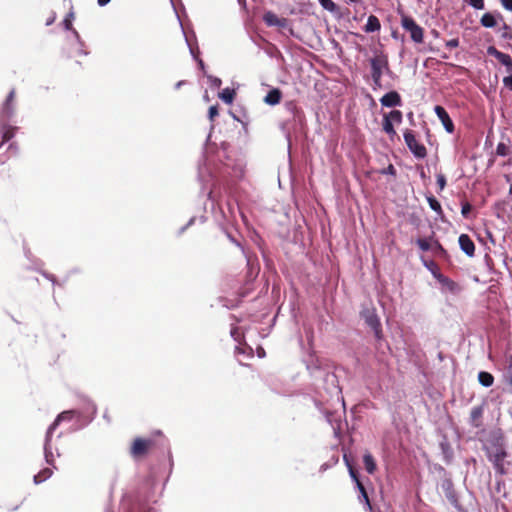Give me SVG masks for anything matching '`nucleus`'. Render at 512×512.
Listing matches in <instances>:
<instances>
[{"instance_id": "e433bc0d", "label": "nucleus", "mask_w": 512, "mask_h": 512, "mask_svg": "<svg viewBox=\"0 0 512 512\" xmlns=\"http://www.w3.org/2000/svg\"><path fill=\"white\" fill-rule=\"evenodd\" d=\"M447 46L450 47V48H455L458 46V40L457 39H452L450 41L447 42Z\"/></svg>"}, {"instance_id": "a211bd4d", "label": "nucleus", "mask_w": 512, "mask_h": 512, "mask_svg": "<svg viewBox=\"0 0 512 512\" xmlns=\"http://www.w3.org/2000/svg\"><path fill=\"white\" fill-rule=\"evenodd\" d=\"M385 119H390V122L400 124L402 121V112L399 110H393L388 115L384 117Z\"/></svg>"}, {"instance_id": "72a5a7b5", "label": "nucleus", "mask_w": 512, "mask_h": 512, "mask_svg": "<svg viewBox=\"0 0 512 512\" xmlns=\"http://www.w3.org/2000/svg\"><path fill=\"white\" fill-rule=\"evenodd\" d=\"M470 210H471V206H470L469 204H466V205H464V206L462 207V211H461V213H462V215H463L464 217H467V216H468V214H469V212H470Z\"/></svg>"}, {"instance_id": "c03bdc74", "label": "nucleus", "mask_w": 512, "mask_h": 512, "mask_svg": "<svg viewBox=\"0 0 512 512\" xmlns=\"http://www.w3.org/2000/svg\"><path fill=\"white\" fill-rule=\"evenodd\" d=\"M231 335L234 337L235 340H237V338H236V330L235 329L231 331Z\"/></svg>"}, {"instance_id": "c85d7f7f", "label": "nucleus", "mask_w": 512, "mask_h": 512, "mask_svg": "<svg viewBox=\"0 0 512 512\" xmlns=\"http://www.w3.org/2000/svg\"><path fill=\"white\" fill-rule=\"evenodd\" d=\"M208 79H209L211 86L216 87V88H219L221 86V83H222L221 79H219L217 77H213V76H209Z\"/></svg>"}, {"instance_id": "0eeeda50", "label": "nucleus", "mask_w": 512, "mask_h": 512, "mask_svg": "<svg viewBox=\"0 0 512 512\" xmlns=\"http://www.w3.org/2000/svg\"><path fill=\"white\" fill-rule=\"evenodd\" d=\"M434 111L448 133L454 131V125L448 113L442 106H435Z\"/></svg>"}, {"instance_id": "aec40b11", "label": "nucleus", "mask_w": 512, "mask_h": 512, "mask_svg": "<svg viewBox=\"0 0 512 512\" xmlns=\"http://www.w3.org/2000/svg\"><path fill=\"white\" fill-rule=\"evenodd\" d=\"M2 137H3V142L0 144V147L3 146V143L5 141H9L10 139H12L14 137V134H15V128L13 127H4L3 128V131H2Z\"/></svg>"}, {"instance_id": "9d476101", "label": "nucleus", "mask_w": 512, "mask_h": 512, "mask_svg": "<svg viewBox=\"0 0 512 512\" xmlns=\"http://www.w3.org/2000/svg\"><path fill=\"white\" fill-rule=\"evenodd\" d=\"M263 19L268 26H277L281 28L287 26V20L285 18H280L272 12L265 13Z\"/></svg>"}, {"instance_id": "f3484780", "label": "nucleus", "mask_w": 512, "mask_h": 512, "mask_svg": "<svg viewBox=\"0 0 512 512\" xmlns=\"http://www.w3.org/2000/svg\"><path fill=\"white\" fill-rule=\"evenodd\" d=\"M363 461H364L366 471L370 474L374 473V471L376 469V464L374 462L372 455L369 453L365 454L363 457Z\"/></svg>"}, {"instance_id": "7c9ffc66", "label": "nucleus", "mask_w": 512, "mask_h": 512, "mask_svg": "<svg viewBox=\"0 0 512 512\" xmlns=\"http://www.w3.org/2000/svg\"><path fill=\"white\" fill-rule=\"evenodd\" d=\"M218 115V109L217 106H211L209 108L208 117L211 121L214 120V118Z\"/></svg>"}, {"instance_id": "7ed1b4c3", "label": "nucleus", "mask_w": 512, "mask_h": 512, "mask_svg": "<svg viewBox=\"0 0 512 512\" xmlns=\"http://www.w3.org/2000/svg\"><path fill=\"white\" fill-rule=\"evenodd\" d=\"M72 415H73V411L62 412L60 415H58L56 420L49 427V429L47 431L46 442H45V458L48 463H51V457H52V453L49 451V447H48L49 441H50V436H51L52 432L56 429V427L59 425L60 422L65 421V420H70L72 418Z\"/></svg>"}, {"instance_id": "412c9836", "label": "nucleus", "mask_w": 512, "mask_h": 512, "mask_svg": "<svg viewBox=\"0 0 512 512\" xmlns=\"http://www.w3.org/2000/svg\"><path fill=\"white\" fill-rule=\"evenodd\" d=\"M14 97H15V92L10 91V93L7 97V100L4 104V107H3V113L9 115L12 112L11 103L13 102Z\"/></svg>"}, {"instance_id": "ea45409f", "label": "nucleus", "mask_w": 512, "mask_h": 512, "mask_svg": "<svg viewBox=\"0 0 512 512\" xmlns=\"http://www.w3.org/2000/svg\"><path fill=\"white\" fill-rule=\"evenodd\" d=\"M479 414H480L479 409H473V411H472V417L473 418H476Z\"/></svg>"}, {"instance_id": "f704fd0d", "label": "nucleus", "mask_w": 512, "mask_h": 512, "mask_svg": "<svg viewBox=\"0 0 512 512\" xmlns=\"http://www.w3.org/2000/svg\"><path fill=\"white\" fill-rule=\"evenodd\" d=\"M437 183L439 184L440 188L443 189L445 184H446V181H445V178L443 175H439L438 178H437Z\"/></svg>"}, {"instance_id": "dca6fc26", "label": "nucleus", "mask_w": 512, "mask_h": 512, "mask_svg": "<svg viewBox=\"0 0 512 512\" xmlns=\"http://www.w3.org/2000/svg\"><path fill=\"white\" fill-rule=\"evenodd\" d=\"M219 98L227 104H231L235 98V91L230 88H225L219 93Z\"/></svg>"}, {"instance_id": "09e8293b", "label": "nucleus", "mask_w": 512, "mask_h": 512, "mask_svg": "<svg viewBox=\"0 0 512 512\" xmlns=\"http://www.w3.org/2000/svg\"><path fill=\"white\" fill-rule=\"evenodd\" d=\"M326 468H327V467H326V465H323V466L321 467V469H322V470H325Z\"/></svg>"}, {"instance_id": "f257e3e1", "label": "nucleus", "mask_w": 512, "mask_h": 512, "mask_svg": "<svg viewBox=\"0 0 512 512\" xmlns=\"http://www.w3.org/2000/svg\"><path fill=\"white\" fill-rule=\"evenodd\" d=\"M370 63L373 82L375 86H381V77L384 71L388 69V59L385 55L378 54L371 59Z\"/></svg>"}, {"instance_id": "58836bf2", "label": "nucleus", "mask_w": 512, "mask_h": 512, "mask_svg": "<svg viewBox=\"0 0 512 512\" xmlns=\"http://www.w3.org/2000/svg\"><path fill=\"white\" fill-rule=\"evenodd\" d=\"M257 353H258V356L259 357H264L265 356V351L262 349V348H259L257 350Z\"/></svg>"}, {"instance_id": "6e6552de", "label": "nucleus", "mask_w": 512, "mask_h": 512, "mask_svg": "<svg viewBox=\"0 0 512 512\" xmlns=\"http://www.w3.org/2000/svg\"><path fill=\"white\" fill-rule=\"evenodd\" d=\"M150 445H151V441L150 440H146V439H142V438H137L133 442V445H132V448H131V453H132L133 456L143 455L148 450Z\"/></svg>"}, {"instance_id": "4be33fe9", "label": "nucleus", "mask_w": 512, "mask_h": 512, "mask_svg": "<svg viewBox=\"0 0 512 512\" xmlns=\"http://www.w3.org/2000/svg\"><path fill=\"white\" fill-rule=\"evenodd\" d=\"M383 130L388 134L390 135L391 137H393L394 135H396V131L393 127V124L392 122H390V119H385L384 118V121H383Z\"/></svg>"}, {"instance_id": "4c0bfd02", "label": "nucleus", "mask_w": 512, "mask_h": 512, "mask_svg": "<svg viewBox=\"0 0 512 512\" xmlns=\"http://www.w3.org/2000/svg\"><path fill=\"white\" fill-rule=\"evenodd\" d=\"M111 0H98V4L100 6H105L106 4H108Z\"/></svg>"}, {"instance_id": "de8ad7c7", "label": "nucleus", "mask_w": 512, "mask_h": 512, "mask_svg": "<svg viewBox=\"0 0 512 512\" xmlns=\"http://www.w3.org/2000/svg\"><path fill=\"white\" fill-rule=\"evenodd\" d=\"M236 350H237V352H243L240 347H237Z\"/></svg>"}, {"instance_id": "ddd939ff", "label": "nucleus", "mask_w": 512, "mask_h": 512, "mask_svg": "<svg viewBox=\"0 0 512 512\" xmlns=\"http://www.w3.org/2000/svg\"><path fill=\"white\" fill-rule=\"evenodd\" d=\"M478 381L479 383L484 386V387H490L493 385V382H494V377L492 374L488 373V372H485V371H481L479 372L478 374Z\"/></svg>"}, {"instance_id": "f8f14e48", "label": "nucleus", "mask_w": 512, "mask_h": 512, "mask_svg": "<svg viewBox=\"0 0 512 512\" xmlns=\"http://www.w3.org/2000/svg\"><path fill=\"white\" fill-rule=\"evenodd\" d=\"M281 100V92L279 89H272L264 98V102L268 105H276Z\"/></svg>"}, {"instance_id": "393cba45", "label": "nucleus", "mask_w": 512, "mask_h": 512, "mask_svg": "<svg viewBox=\"0 0 512 512\" xmlns=\"http://www.w3.org/2000/svg\"><path fill=\"white\" fill-rule=\"evenodd\" d=\"M428 202H429L430 208L432 210H434L436 212H439L441 210V205L435 198L429 197Z\"/></svg>"}, {"instance_id": "2f4dec72", "label": "nucleus", "mask_w": 512, "mask_h": 512, "mask_svg": "<svg viewBox=\"0 0 512 512\" xmlns=\"http://www.w3.org/2000/svg\"><path fill=\"white\" fill-rule=\"evenodd\" d=\"M502 6L509 11H512V0H500Z\"/></svg>"}, {"instance_id": "49530a36", "label": "nucleus", "mask_w": 512, "mask_h": 512, "mask_svg": "<svg viewBox=\"0 0 512 512\" xmlns=\"http://www.w3.org/2000/svg\"><path fill=\"white\" fill-rule=\"evenodd\" d=\"M73 33H74L75 37L78 39L79 35H78L77 31L74 30Z\"/></svg>"}, {"instance_id": "6ab92c4d", "label": "nucleus", "mask_w": 512, "mask_h": 512, "mask_svg": "<svg viewBox=\"0 0 512 512\" xmlns=\"http://www.w3.org/2000/svg\"><path fill=\"white\" fill-rule=\"evenodd\" d=\"M52 475V471L48 468L44 469L40 473L34 476V482L36 484H39L43 481H45L47 478H49Z\"/></svg>"}, {"instance_id": "5701e85b", "label": "nucleus", "mask_w": 512, "mask_h": 512, "mask_svg": "<svg viewBox=\"0 0 512 512\" xmlns=\"http://www.w3.org/2000/svg\"><path fill=\"white\" fill-rule=\"evenodd\" d=\"M357 487H358V489L360 491V494H361L360 495V499L363 500L369 508H371L370 502H369V498H368V495L366 493V490H365L364 486L362 485V483L359 480H357Z\"/></svg>"}, {"instance_id": "9b49d317", "label": "nucleus", "mask_w": 512, "mask_h": 512, "mask_svg": "<svg viewBox=\"0 0 512 512\" xmlns=\"http://www.w3.org/2000/svg\"><path fill=\"white\" fill-rule=\"evenodd\" d=\"M380 102L385 107H394V106H399L401 104V98L397 92L392 91V92L385 94L380 99Z\"/></svg>"}, {"instance_id": "f03ea898", "label": "nucleus", "mask_w": 512, "mask_h": 512, "mask_svg": "<svg viewBox=\"0 0 512 512\" xmlns=\"http://www.w3.org/2000/svg\"><path fill=\"white\" fill-rule=\"evenodd\" d=\"M401 25L403 29L410 33L411 39L416 43L423 41V29L409 16H402Z\"/></svg>"}, {"instance_id": "bb28decb", "label": "nucleus", "mask_w": 512, "mask_h": 512, "mask_svg": "<svg viewBox=\"0 0 512 512\" xmlns=\"http://www.w3.org/2000/svg\"><path fill=\"white\" fill-rule=\"evenodd\" d=\"M417 244L423 251H428L430 249V243L426 239H418Z\"/></svg>"}, {"instance_id": "3c124183", "label": "nucleus", "mask_w": 512, "mask_h": 512, "mask_svg": "<svg viewBox=\"0 0 512 512\" xmlns=\"http://www.w3.org/2000/svg\"><path fill=\"white\" fill-rule=\"evenodd\" d=\"M350 2H357L358 0H349Z\"/></svg>"}, {"instance_id": "37998d69", "label": "nucleus", "mask_w": 512, "mask_h": 512, "mask_svg": "<svg viewBox=\"0 0 512 512\" xmlns=\"http://www.w3.org/2000/svg\"><path fill=\"white\" fill-rule=\"evenodd\" d=\"M387 172L389 173H394V168L393 166H389L388 169H387Z\"/></svg>"}, {"instance_id": "39448f33", "label": "nucleus", "mask_w": 512, "mask_h": 512, "mask_svg": "<svg viewBox=\"0 0 512 512\" xmlns=\"http://www.w3.org/2000/svg\"><path fill=\"white\" fill-rule=\"evenodd\" d=\"M365 322L375 331L376 335L380 332V321L374 308L364 309L361 313Z\"/></svg>"}, {"instance_id": "4468645a", "label": "nucleus", "mask_w": 512, "mask_h": 512, "mask_svg": "<svg viewBox=\"0 0 512 512\" xmlns=\"http://www.w3.org/2000/svg\"><path fill=\"white\" fill-rule=\"evenodd\" d=\"M480 23L482 26L486 28H493L497 25L496 17L491 13H485L481 19Z\"/></svg>"}, {"instance_id": "1a4fd4ad", "label": "nucleus", "mask_w": 512, "mask_h": 512, "mask_svg": "<svg viewBox=\"0 0 512 512\" xmlns=\"http://www.w3.org/2000/svg\"><path fill=\"white\" fill-rule=\"evenodd\" d=\"M459 245L462 251L468 255L473 256L475 251V245L470 237L466 234H461L459 236Z\"/></svg>"}, {"instance_id": "2eb2a0df", "label": "nucleus", "mask_w": 512, "mask_h": 512, "mask_svg": "<svg viewBox=\"0 0 512 512\" xmlns=\"http://www.w3.org/2000/svg\"><path fill=\"white\" fill-rule=\"evenodd\" d=\"M380 29V22L377 17L371 15L368 17L365 30L367 32H374Z\"/></svg>"}, {"instance_id": "c9c22d12", "label": "nucleus", "mask_w": 512, "mask_h": 512, "mask_svg": "<svg viewBox=\"0 0 512 512\" xmlns=\"http://www.w3.org/2000/svg\"><path fill=\"white\" fill-rule=\"evenodd\" d=\"M189 47H190V52H191V54L193 55V57H194L195 59H197V60H198V63H199L200 68H201V69H204V63H203V61H202L201 59H198V58H197V56H196V55H195V53H194L193 48H192L190 45H189Z\"/></svg>"}, {"instance_id": "473e14b6", "label": "nucleus", "mask_w": 512, "mask_h": 512, "mask_svg": "<svg viewBox=\"0 0 512 512\" xmlns=\"http://www.w3.org/2000/svg\"><path fill=\"white\" fill-rule=\"evenodd\" d=\"M503 83L506 87L512 90V74L503 79Z\"/></svg>"}, {"instance_id": "a19ab883", "label": "nucleus", "mask_w": 512, "mask_h": 512, "mask_svg": "<svg viewBox=\"0 0 512 512\" xmlns=\"http://www.w3.org/2000/svg\"><path fill=\"white\" fill-rule=\"evenodd\" d=\"M183 85V81H179L176 83L175 88L179 89Z\"/></svg>"}, {"instance_id": "cd10ccee", "label": "nucleus", "mask_w": 512, "mask_h": 512, "mask_svg": "<svg viewBox=\"0 0 512 512\" xmlns=\"http://www.w3.org/2000/svg\"><path fill=\"white\" fill-rule=\"evenodd\" d=\"M344 461L346 462V465L348 466V469H349V473H350L351 478H352V479L357 483V480H359V479H358V477H357V475H356L355 471L353 470V468H352V467H351V465L349 464V461H348V458H347V455H346V454L344 455Z\"/></svg>"}, {"instance_id": "603ef678", "label": "nucleus", "mask_w": 512, "mask_h": 512, "mask_svg": "<svg viewBox=\"0 0 512 512\" xmlns=\"http://www.w3.org/2000/svg\"><path fill=\"white\" fill-rule=\"evenodd\" d=\"M510 384L512 385V376H511V379H510Z\"/></svg>"}, {"instance_id": "b1692460", "label": "nucleus", "mask_w": 512, "mask_h": 512, "mask_svg": "<svg viewBox=\"0 0 512 512\" xmlns=\"http://www.w3.org/2000/svg\"><path fill=\"white\" fill-rule=\"evenodd\" d=\"M319 3L324 9L330 12H333L336 9V5L332 0H319Z\"/></svg>"}, {"instance_id": "20e7f679", "label": "nucleus", "mask_w": 512, "mask_h": 512, "mask_svg": "<svg viewBox=\"0 0 512 512\" xmlns=\"http://www.w3.org/2000/svg\"><path fill=\"white\" fill-rule=\"evenodd\" d=\"M404 140L410 151L417 158H424L426 156V148L416 140L414 134L411 131L405 132Z\"/></svg>"}, {"instance_id": "79ce46f5", "label": "nucleus", "mask_w": 512, "mask_h": 512, "mask_svg": "<svg viewBox=\"0 0 512 512\" xmlns=\"http://www.w3.org/2000/svg\"><path fill=\"white\" fill-rule=\"evenodd\" d=\"M502 37L506 38V39H510L511 38V36L508 33H503Z\"/></svg>"}, {"instance_id": "a878e982", "label": "nucleus", "mask_w": 512, "mask_h": 512, "mask_svg": "<svg viewBox=\"0 0 512 512\" xmlns=\"http://www.w3.org/2000/svg\"><path fill=\"white\" fill-rule=\"evenodd\" d=\"M475 9H484V0H465Z\"/></svg>"}, {"instance_id": "c756f323", "label": "nucleus", "mask_w": 512, "mask_h": 512, "mask_svg": "<svg viewBox=\"0 0 512 512\" xmlns=\"http://www.w3.org/2000/svg\"><path fill=\"white\" fill-rule=\"evenodd\" d=\"M72 19H73V13H70L64 20V26L67 30L72 29Z\"/></svg>"}, {"instance_id": "8fccbe9b", "label": "nucleus", "mask_w": 512, "mask_h": 512, "mask_svg": "<svg viewBox=\"0 0 512 512\" xmlns=\"http://www.w3.org/2000/svg\"><path fill=\"white\" fill-rule=\"evenodd\" d=\"M510 194H512V183H511V186H510Z\"/></svg>"}, {"instance_id": "423d86ee", "label": "nucleus", "mask_w": 512, "mask_h": 512, "mask_svg": "<svg viewBox=\"0 0 512 512\" xmlns=\"http://www.w3.org/2000/svg\"><path fill=\"white\" fill-rule=\"evenodd\" d=\"M487 53L491 56H494L502 65H504L507 68V72H512V59L508 54L497 50L493 46H490L487 49Z\"/></svg>"}, {"instance_id": "a18cd8bd", "label": "nucleus", "mask_w": 512, "mask_h": 512, "mask_svg": "<svg viewBox=\"0 0 512 512\" xmlns=\"http://www.w3.org/2000/svg\"><path fill=\"white\" fill-rule=\"evenodd\" d=\"M503 33H507L506 30L508 29V26L506 24L503 25Z\"/></svg>"}]
</instances>
